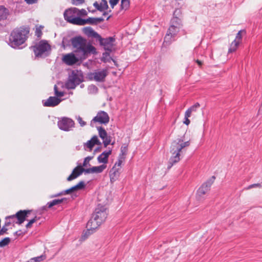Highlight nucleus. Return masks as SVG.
<instances>
[{
  "label": "nucleus",
  "instance_id": "69168bd1",
  "mask_svg": "<svg viewBox=\"0 0 262 262\" xmlns=\"http://www.w3.org/2000/svg\"><path fill=\"white\" fill-rule=\"evenodd\" d=\"M111 17V16H109L107 18L106 20H108Z\"/></svg>",
  "mask_w": 262,
  "mask_h": 262
},
{
  "label": "nucleus",
  "instance_id": "f257e3e1",
  "mask_svg": "<svg viewBox=\"0 0 262 262\" xmlns=\"http://www.w3.org/2000/svg\"><path fill=\"white\" fill-rule=\"evenodd\" d=\"M71 42L74 49L75 53L79 57L80 61H83L88 58L91 54L96 55V48L87 42L86 39L81 36H77L71 39Z\"/></svg>",
  "mask_w": 262,
  "mask_h": 262
},
{
  "label": "nucleus",
  "instance_id": "4c0bfd02",
  "mask_svg": "<svg viewBox=\"0 0 262 262\" xmlns=\"http://www.w3.org/2000/svg\"><path fill=\"white\" fill-rule=\"evenodd\" d=\"M72 190L71 189V188H70L69 189H68L66 190H64V191H62V192H60V193H57L55 195H54L53 196L54 197H56V196H58L59 195H61L62 194H69L71 192H72Z\"/></svg>",
  "mask_w": 262,
  "mask_h": 262
},
{
  "label": "nucleus",
  "instance_id": "473e14b6",
  "mask_svg": "<svg viewBox=\"0 0 262 262\" xmlns=\"http://www.w3.org/2000/svg\"><path fill=\"white\" fill-rule=\"evenodd\" d=\"M100 7L101 8V12H103L104 10H107L108 8V6L106 0H101Z\"/></svg>",
  "mask_w": 262,
  "mask_h": 262
},
{
  "label": "nucleus",
  "instance_id": "6e6552de",
  "mask_svg": "<svg viewBox=\"0 0 262 262\" xmlns=\"http://www.w3.org/2000/svg\"><path fill=\"white\" fill-rule=\"evenodd\" d=\"M115 40L114 36L103 38L100 35L96 42H98L100 46L103 47L105 51L112 52Z\"/></svg>",
  "mask_w": 262,
  "mask_h": 262
},
{
  "label": "nucleus",
  "instance_id": "8fccbe9b",
  "mask_svg": "<svg viewBox=\"0 0 262 262\" xmlns=\"http://www.w3.org/2000/svg\"><path fill=\"white\" fill-rule=\"evenodd\" d=\"M93 6L97 10L100 12L101 11V8L100 7V4H99L97 2H95L93 4Z\"/></svg>",
  "mask_w": 262,
  "mask_h": 262
},
{
  "label": "nucleus",
  "instance_id": "20e7f679",
  "mask_svg": "<svg viewBox=\"0 0 262 262\" xmlns=\"http://www.w3.org/2000/svg\"><path fill=\"white\" fill-rule=\"evenodd\" d=\"M29 31V28L24 26L14 29L11 33L9 45L14 49L18 48L27 40Z\"/></svg>",
  "mask_w": 262,
  "mask_h": 262
},
{
  "label": "nucleus",
  "instance_id": "bb28decb",
  "mask_svg": "<svg viewBox=\"0 0 262 262\" xmlns=\"http://www.w3.org/2000/svg\"><path fill=\"white\" fill-rule=\"evenodd\" d=\"M106 165L104 164L98 166H93L92 167V173H101L105 168Z\"/></svg>",
  "mask_w": 262,
  "mask_h": 262
},
{
  "label": "nucleus",
  "instance_id": "a19ab883",
  "mask_svg": "<svg viewBox=\"0 0 262 262\" xmlns=\"http://www.w3.org/2000/svg\"><path fill=\"white\" fill-rule=\"evenodd\" d=\"M77 12L78 14V17H80V16H86L88 14L86 11L84 9H82L81 10H79V9H78V11H77Z\"/></svg>",
  "mask_w": 262,
  "mask_h": 262
},
{
  "label": "nucleus",
  "instance_id": "cd10ccee",
  "mask_svg": "<svg viewBox=\"0 0 262 262\" xmlns=\"http://www.w3.org/2000/svg\"><path fill=\"white\" fill-rule=\"evenodd\" d=\"M239 44V41L236 40L235 39L233 40L230 45V48L228 50V53H231L234 51H235Z\"/></svg>",
  "mask_w": 262,
  "mask_h": 262
},
{
  "label": "nucleus",
  "instance_id": "aec40b11",
  "mask_svg": "<svg viewBox=\"0 0 262 262\" xmlns=\"http://www.w3.org/2000/svg\"><path fill=\"white\" fill-rule=\"evenodd\" d=\"M101 144V143L98 139V137L95 135L84 144V148L85 149V147H87L90 149L89 150L91 151L92 148L95 145H100Z\"/></svg>",
  "mask_w": 262,
  "mask_h": 262
},
{
  "label": "nucleus",
  "instance_id": "2eb2a0df",
  "mask_svg": "<svg viewBox=\"0 0 262 262\" xmlns=\"http://www.w3.org/2000/svg\"><path fill=\"white\" fill-rule=\"evenodd\" d=\"M215 178L214 176H212L211 179L207 180L206 182L202 185L197 192L199 195L202 196L204 195L208 190H209L210 188L213 184Z\"/></svg>",
  "mask_w": 262,
  "mask_h": 262
},
{
  "label": "nucleus",
  "instance_id": "603ef678",
  "mask_svg": "<svg viewBox=\"0 0 262 262\" xmlns=\"http://www.w3.org/2000/svg\"><path fill=\"white\" fill-rule=\"evenodd\" d=\"M25 1L29 5H32L37 3L38 0H25Z\"/></svg>",
  "mask_w": 262,
  "mask_h": 262
},
{
  "label": "nucleus",
  "instance_id": "864d4df0",
  "mask_svg": "<svg viewBox=\"0 0 262 262\" xmlns=\"http://www.w3.org/2000/svg\"><path fill=\"white\" fill-rule=\"evenodd\" d=\"M89 90L93 92H97L98 91V88L94 85H92L89 87Z\"/></svg>",
  "mask_w": 262,
  "mask_h": 262
},
{
  "label": "nucleus",
  "instance_id": "58836bf2",
  "mask_svg": "<svg viewBox=\"0 0 262 262\" xmlns=\"http://www.w3.org/2000/svg\"><path fill=\"white\" fill-rule=\"evenodd\" d=\"M84 172L85 173H92V167L90 168L84 169L82 168V166L80 165V171L79 172L78 174H81L82 172Z\"/></svg>",
  "mask_w": 262,
  "mask_h": 262
},
{
  "label": "nucleus",
  "instance_id": "f3484780",
  "mask_svg": "<svg viewBox=\"0 0 262 262\" xmlns=\"http://www.w3.org/2000/svg\"><path fill=\"white\" fill-rule=\"evenodd\" d=\"M104 18L101 17H89L86 19L81 18L80 26H84L86 24L97 25L98 24L103 22Z\"/></svg>",
  "mask_w": 262,
  "mask_h": 262
},
{
  "label": "nucleus",
  "instance_id": "393cba45",
  "mask_svg": "<svg viewBox=\"0 0 262 262\" xmlns=\"http://www.w3.org/2000/svg\"><path fill=\"white\" fill-rule=\"evenodd\" d=\"M80 165L77 166L73 170L72 173L67 178V180L68 181H71L76 179L77 177H78V176H79L80 175V174H78L79 172H80Z\"/></svg>",
  "mask_w": 262,
  "mask_h": 262
},
{
  "label": "nucleus",
  "instance_id": "c03bdc74",
  "mask_svg": "<svg viewBox=\"0 0 262 262\" xmlns=\"http://www.w3.org/2000/svg\"><path fill=\"white\" fill-rule=\"evenodd\" d=\"M242 32H245V31L244 30H240L239 31H238V32L237 33V34L236 35V37H235V39H236V40H237V41H239V42H240V40L242 39Z\"/></svg>",
  "mask_w": 262,
  "mask_h": 262
},
{
  "label": "nucleus",
  "instance_id": "6e6d98bb",
  "mask_svg": "<svg viewBox=\"0 0 262 262\" xmlns=\"http://www.w3.org/2000/svg\"><path fill=\"white\" fill-rule=\"evenodd\" d=\"M191 112L189 111V110L188 108L185 113V118H189L191 116Z\"/></svg>",
  "mask_w": 262,
  "mask_h": 262
},
{
  "label": "nucleus",
  "instance_id": "774afa93",
  "mask_svg": "<svg viewBox=\"0 0 262 262\" xmlns=\"http://www.w3.org/2000/svg\"><path fill=\"white\" fill-rule=\"evenodd\" d=\"M99 148V147H98L97 149H96V150H96H96H98Z\"/></svg>",
  "mask_w": 262,
  "mask_h": 262
},
{
  "label": "nucleus",
  "instance_id": "f704fd0d",
  "mask_svg": "<svg viewBox=\"0 0 262 262\" xmlns=\"http://www.w3.org/2000/svg\"><path fill=\"white\" fill-rule=\"evenodd\" d=\"M110 52L108 51L105 52L104 53H103L102 54V60L105 62L108 61V58L110 57Z\"/></svg>",
  "mask_w": 262,
  "mask_h": 262
},
{
  "label": "nucleus",
  "instance_id": "4be33fe9",
  "mask_svg": "<svg viewBox=\"0 0 262 262\" xmlns=\"http://www.w3.org/2000/svg\"><path fill=\"white\" fill-rule=\"evenodd\" d=\"M111 154L112 149H110L108 151H103L98 157V162L100 163H102L105 165L108 162V158Z\"/></svg>",
  "mask_w": 262,
  "mask_h": 262
},
{
  "label": "nucleus",
  "instance_id": "338daca9",
  "mask_svg": "<svg viewBox=\"0 0 262 262\" xmlns=\"http://www.w3.org/2000/svg\"><path fill=\"white\" fill-rule=\"evenodd\" d=\"M95 12H96V10H94L92 11V13H94Z\"/></svg>",
  "mask_w": 262,
  "mask_h": 262
},
{
  "label": "nucleus",
  "instance_id": "a18cd8bd",
  "mask_svg": "<svg viewBox=\"0 0 262 262\" xmlns=\"http://www.w3.org/2000/svg\"><path fill=\"white\" fill-rule=\"evenodd\" d=\"M124 159L120 158V157H119L118 161L115 163L114 166H115L116 167H118V168H119V167L121 166V165L122 163L123 160Z\"/></svg>",
  "mask_w": 262,
  "mask_h": 262
},
{
  "label": "nucleus",
  "instance_id": "7c9ffc66",
  "mask_svg": "<svg viewBox=\"0 0 262 262\" xmlns=\"http://www.w3.org/2000/svg\"><path fill=\"white\" fill-rule=\"evenodd\" d=\"M127 151V146H122L121 148V153L119 157L120 158L125 159Z\"/></svg>",
  "mask_w": 262,
  "mask_h": 262
},
{
  "label": "nucleus",
  "instance_id": "5fc2aeb1",
  "mask_svg": "<svg viewBox=\"0 0 262 262\" xmlns=\"http://www.w3.org/2000/svg\"><path fill=\"white\" fill-rule=\"evenodd\" d=\"M11 219H6V217H5V223L4 226L5 227L9 226L11 225V222L10 221Z\"/></svg>",
  "mask_w": 262,
  "mask_h": 262
},
{
  "label": "nucleus",
  "instance_id": "1a4fd4ad",
  "mask_svg": "<svg viewBox=\"0 0 262 262\" xmlns=\"http://www.w3.org/2000/svg\"><path fill=\"white\" fill-rule=\"evenodd\" d=\"M107 216L106 209L104 206L99 204L95 209V213L93 215V217L99 223L104 222Z\"/></svg>",
  "mask_w": 262,
  "mask_h": 262
},
{
  "label": "nucleus",
  "instance_id": "f8f14e48",
  "mask_svg": "<svg viewBox=\"0 0 262 262\" xmlns=\"http://www.w3.org/2000/svg\"><path fill=\"white\" fill-rule=\"evenodd\" d=\"M110 117L107 113L103 111L98 112L97 115L93 118L90 123V125L93 126V122H98L100 124H106L109 122Z\"/></svg>",
  "mask_w": 262,
  "mask_h": 262
},
{
  "label": "nucleus",
  "instance_id": "c756f323",
  "mask_svg": "<svg viewBox=\"0 0 262 262\" xmlns=\"http://www.w3.org/2000/svg\"><path fill=\"white\" fill-rule=\"evenodd\" d=\"M130 6V2L129 0H121V8L122 10H126Z\"/></svg>",
  "mask_w": 262,
  "mask_h": 262
},
{
  "label": "nucleus",
  "instance_id": "a878e982",
  "mask_svg": "<svg viewBox=\"0 0 262 262\" xmlns=\"http://www.w3.org/2000/svg\"><path fill=\"white\" fill-rule=\"evenodd\" d=\"M8 13V10L4 6H0V21L7 18Z\"/></svg>",
  "mask_w": 262,
  "mask_h": 262
},
{
  "label": "nucleus",
  "instance_id": "052dcab7",
  "mask_svg": "<svg viewBox=\"0 0 262 262\" xmlns=\"http://www.w3.org/2000/svg\"><path fill=\"white\" fill-rule=\"evenodd\" d=\"M196 62L198 64L199 66H201L202 64V62L199 60H196Z\"/></svg>",
  "mask_w": 262,
  "mask_h": 262
},
{
  "label": "nucleus",
  "instance_id": "4468645a",
  "mask_svg": "<svg viewBox=\"0 0 262 262\" xmlns=\"http://www.w3.org/2000/svg\"><path fill=\"white\" fill-rule=\"evenodd\" d=\"M98 131L99 137L103 140L104 147H106L108 145L111 144V137L110 136L107 135V133L105 129L102 126L97 127Z\"/></svg>",
  "mask_w": 262,
  "mask_h": 262
},
{
  "label": "nucleus",
  "instance_id": "09e8293b",
  "mask_svg": "<svg viewBox=\"0 0 262 262\" xmlns=\"http://www.w3.org/2000/svg\"><path fill=\"white\" fill-rule=\"evenodd\" d=\"M118 2L119 0H110L109 1L111 6L112 8H113L114 6L118 4Z\"/></svg>",
  "mask_w": 262,
  "mask_h": 262
},
{
  "label": "nucleus",
  "instance_id": "ea45409f",
  "mask_svg": "<svg viewBox=\"0 0 262 262\" xmlns=\"http://www.w3.org/2000/svg\"><path fill=\"white\" fill-rule=\"evenodd\" d=\"M200 106V104L196 102L194 105L188 108L189 111L192 113L193 112H196L197 109Z\"/></svg>",
  "mask_w": 262,
  "mask_h": 262
},
{
  "label": "nucleus",
  "instance_id": "412c9836",
  "mask_svg": "<svg viewBox=\"0 0 262 262\" xmlns=\"http://www.w3.org/2000/svg\"><path fill=\"white\" fill-rule=\"evenodd\" d=\"M94 79L98 82H102L107 76V72L105 70H102L95 72L93 73Z\"/></svg>",
  "mask_w": 262,
  "mask_h": 262
},
{
  "label": "nucleus",
  "instance_id": "4d7b16f0",
  "mask_svg": "<svg viewBox=\"0 0 262 262\" xmlns=\"http://www.w3.org/2000/svg\"><path fill=\"white\" fill-rule=\"evenodd\" d=\"M42 34V32L39 29H36V35L37 36V37H40L41 36V35Z\"/></svg>",
  "mask_w": 262,
  "mask_h": 262
},
{
  "label": "nucleus",
  "instance_id": "3c124183",
  "mask_svg": "<svg viewBox=\"0 0 262 262\" xmlns=\"http://www.w3.org/2000/svg\"><path fill=\"white\" fill-rule=\"evenodd\" d=\"M8 230V229L4 226L2 229L0 230V235H3L4 234L6 233Z\"/></svg>",
  "mask_w": 262,
  "mask_h": 262
},
{
  "label": "nucleus",
  "instance_id": "5701e85b",
  "mask_svg": "<svg viewBox=\"0 0 262 262\" xmlns=\"http://www.w3.org/2000/svg\"><path fill=\"white\" fill-rule=\"evenodd\" d=\"M120 168L116 167L115 166H113V167L111 169L110 172V180L112 182H114L116 181L120 176L119 172Z\"/></svg>",
  "mask_w": 262,
  "mask_h": 262
},
{
  "label": "nucleus",
  "instance_id": "a211bd4d",
  "mask_svg": "<svg viewBox=\"0 0 262 262\" xmlns=\"http://www.w3.org/2000/svg\"><path fill=\"white\" fill-rule=\"evenodd\" d=\"M61 100L56 97L50 96L47 100H42L43 106L48 107H54L58 105Z\"/></svg>",
  "mask_w": 262,
  "mask_h": 262
},
{
  "label": "nucleus",
  "instance_id": "0e129e2a",
  "mask_svg": "<svg viewBox=\"0 0 262 262\" xmlns=\"http://www.w3.org/2000/svg\"><path fill=\"white\" fill-rule=\"evenodd\" d=\"M10 221L11 222V223H13V221H16V219H10Z\"/></svg>",
  "mask_w": 262,
  "mask_h": 262
},
{
  "label": "nucleus",
  "instance_id": "680f3d73",
  "mask_svg": "<svg viewBox=\"0 0 262 262\" xmlns=\"http://www.w3.org/2000/svg\"><path fill=\"white\" fill-rule=\"evenodd\" d=\"M40 219V217H38L37 216H35L34 217H33L32 219V220H35V222H37L38 220H39Z\"/></svg>",
  "mask_w": 262,
  "mask_h": 262
},
{
  "label": "nucleus",
  "instance_id": "dca6fc26",
  "mask_svg": "<svg viewBox=\"0 0 262 262\" xmlns=\"http://www.w3.org/2000/svg\"><path fill=\"white\" fill-rule=\"evenodd\" d=\"M62 60L63 62L68 66L74 65L80 60L75 53H71L65 55Z\"/></svg>",
  "mask_w": 262,
  "mask_h": 262
},
{
  "label": "nucleus",
  "instance_id": "39448f33",
  "mask_svg": "<svg viewBox=\"0 0 262 262\" xmlns=\"http://www.w3.org/2000/svg\"><path fill=\"white\" fill-rule=\"evenodd\" d=\"M36 58H44L48 56L51 51V46L45 40H41L30 48Z\"/></svg>",
  "mask_w": 262,
  "mask_h": 262
},
{
  "label": "nucleus",
  "instance_id": "c9c22d12",
  "mask_svg": "<svg viewBox=\"0 0 262 262\" xmlns=\"http://www.w3.org/2000/svg\"><path fill=\"white\" fill-rule=\"evenodd\" d=\"M54 91L55 95V97H62L64 95V93L63 92H59L58 91V88L56 85H55L54 86Z\"/></svg>",
  "mask_w": 262,
  "mask_h": 262
},
{
  "label": "nucleus",
  "instance_id": "49530a36",
  "mask_svg": "<svg viewBox=\"0 0 262 262\" xmlns=\"http://www.w3.org/2000/svg\"><path fill=\"white\" fill-rule=\"evenodd\" d=\"M77 119L81 126H84L86 125V122L82 120L81 117L78 116Z\"/></svg>",
  "mask_w": 262,
  "mask_h": 262
},
{
  "label": "nucleus",
  "instance_id": "e433bc0d",
  "mask_svg": "<svg viewBox=\"0 0 262 262\" xmlns=\"http://www.w3.org/2000/svg\"><path fill=\"white\" fill-rule=\"evenodd\" d=\"M93 158V156H88L86 157L83 162L82 166L83 167H86L88 165L90 166V164H89L90 161Z\"/></svg>",
  "mask_w": 262,
  "mask_h": 262
},
{
  "label": "nucleus",
  "instance_id": "de8ad7c7",
  "mask_svg": "<svg viewBox=\"0 0 262 262\" xmlns=\"http://www.w3.org/2000/svg\"><path fill=\"white\" fill-rule=\"evenodd\" d=\"M34 223H35V220H32V219L31 220L29 221L28 223L26 225V227L28 229L31 228L32 224Z\"/></svg>",
  "mask_w": 262,
  "mask_h": 262
},
{
  "label": "nucleus",
  "instance_id": "f03ea898",
  "mask_svg": "<svg viewBox=\"0 0 262 262\" xmlns=\"http://www.w3.org/2000/svg\"><path fill=\"white\" fill-rule=\"evenodd\" d=\"M182 11L180 9H176L173 13V17L170 21V25L164 37V42L170 44L174 40L175 37L182 27Z\"/></svg>",
  "mask_w": 262,
  "mask_h": 262
},
{
  "label": "nucleus",
  "instance_id": "bf43d9fd",
  "mask_svg": "<svg viewBox=\"0 0 262 262\" xmlns=\"http://www.w3.org/2000/svg\"><path fill=\"white\" fill-rule=\"evenodd\" d=\"M21 234V230H18L14 233V235H16L17 236H19Z\"/></svg>",
  "mask_w": 262,
  "mask_h": 262
},
{
  "label": "nucleus",
  "instance_id": "72a5a7b5",
  "mask_svg": "<svg viewBox=\"0 0 262 262\" xmlns=\"http://www.w3.org/2000/svg\"><path fill=\"white\" fill-rule=\"evenodd\" d=\"M10 242V238L8 237H5L0 241V247H3L8 245Z\"/></svg>",
  "mask_w": 262,
  "mask_h": 262
},
{
  "label": "nucleus",
  "instance_id": "79ce46f5",
  "mask_svg": "<svg viewBox=\"0 0 262 262\" xmlns=\"http://www.w3.org/2000/svg\"><path fill=\"white\" fill-rule=\"evenodd\" d=\"M255 187H261V185L260 183H255L249 185L248 187L245 188V190H249Z\"/></svg>",
  "mask_w": 262,
  "mask_h": 262
},
{
  "label": "nucleus",
  "instance_id": "2f4dec72",
  "mask_svg": "<svg viewBox=\"0 0 262 262\" xmlns=\"http://www.w3.org/2000/svg\"><path fill=\"white\" fill-rule=\"evenodd\" d=\"M46 256L42 255L39 256L31 258L28 262H39L45 259Z\"/></svg>",
  "mask_w": 262,
  "mask_h": 262
},
{
  "label": "nucleus",
  "instance_id": "e2e57ef3",
  "mask_svg": "<svg viewBox=\"0 0 262 262\" xmlns=\"http://www.w3.org/2000/svg\"><path fill=\"white\" fill-rule=\"evenodd\" d=\"M108 14L107 12H104L103 13V15L105 16L106 15Z\"/></svg>",
  "mask_w": 262,
  "mask_h": 262
},
{
  "label": "nucleus",
  "instance_id": "9b49d317",
  "mask_svg": "<svg viewBox=\"0 0 262 262\" xmlns=\"http://www.w3.org/2000/svg\"><path fill=\"white\" fill-rule=\"evenodd\" d=\"M57 125L60 129L68 132L74 127L75 122L71 118L63 117L57 122Z\"/></svg>",
  "mask_w": 262,
  "mask_h": 262
},
{
  "label": "nucleus",
  "instance_id": "9d476101",
  "mask_svg": "<svg viewBox=\"0 0 262 262\" xmlns=\"http://www.w3.org/2000/svg\"><path fill=\"white\" fill-rule=\"evenodd\" d=\"M31 212L29 210H20L17 211L15 214L6 216V219H16V221H13V223L20 225L27 220L28 214Z\"/></svg>",
  "mask_w": 262,
  "mask_h": 262
},
{
  "label": "nucleus",
  "instance_id": "b1692460",
  "mask_svg": "<svg viewBox=\"0 0 262 262\" xmlns=\"http://www.w3.org/2000/svg\"><path fill=\"white\" fill-rule=\"evenodd\" d=\"M84 32L88 37H91L95 39V41H96L98 38L99 37L100 34L90 27L85 28Z\"/></svg>",
  "mask_w": 262,
  "mask_h": 262
},
{
  "label": "nucleus",
  "instance_id": "423d86ee",
  "mask_svg": "<svg viewBox=\"0 0 262 262\" xmlns=\"http://www.w3.org/2000/svg\"><path fill=\"white\" fill-rule=\"evenodd\" d=\"M78 8L74 7L66 9L63 13L64 19L71 24L80 26L81 18L78 17Z\"/></svg>",
  "mask_w": 262,
  "mask_h": 262
},
{
  "label": "nucleus",
  "instance_id": "13d9d810",
  "mask_svg": "<svg viewBox=\"0 0 262 262\" xmlns=\"http://www.w3.org/2000/svg\"><path fill=\"white\" fill-rule=\"evenodd\" d=\"M183 123L185 124H186L187 125H188L190 124V121L189 119H188V118H187V117L185 118V120L183 121Z\"/></svg>",
  "mask_w": 262,
  "mask_h": 262
},
{
  "label": "nucleus",
  "instance_id": "c85d7f7f",
  "mask_svg": "<svg viewBox=\"0 0 262 262\" xmlns=\"http://www.w3.org/2000/svg\"><path fill=\"white\" fill-rule=\"evenodd\" d=\"M85 184L83 181L79 182L77 185L71 187L72 191H74L79 189H82L85 188Z\"/></svg>",
  "mask_w": 262,
  "mask_h": 262
},
{
  "label": "nucleus",
  "instance_id": "0eeeda50",
  "mask_svg": "<svg viewBox=\"0 0 262 262\" xmlns=\"http://www.w3.org/2000/svg\"><path fill=\"white\" fill-rule=\"evenodd\" d=\"M83 81V76L77 71H73L69 75L65 85L67 89H74L76 86Z\"/></svg>",
  "mask_w": 262,
  "mask_h": 262
},
{
  "label": "nucleus",
  "instance_id": "7ed1b4c3",
  "mask_svg": "<svg viewBox=\"0 0 262 262\" xmlns=\"http://www.w3.org/2000/svg\"><path fill=\"white\" fill-rule=\"evenodd\" d=\"M184 138L185 135L181 138L178 139L171 143L170 147V152L172 155L168 162V169H170L173 164L180 161V152L182 149L190 146V140L184 141Z\"/></svg>",
  "mask_w": 262,
  "mask_h": 262
},
{
  "label": "nucleus",
  "instance_id": "37998d69",
  "mask_svg": "<svg viewBox=\"0 0 262 262\" xmlns=\"http://www.w3.org/2000/svg\"><path fill=\"white\" fill-rule=\"evenodd\" d=\"M85 0H71V3L75 6H79L84 3Z\"/></svg>",
  "mask_w": 262,
  "mask_h": 262
},
{
  "label": "nucleus",
  "instance_id": "ddd939ff",
  "mask_svg": "<svg viewBox=\"0 0 262 262\" xmlns=\"http://www.w3.org/2000/svg\"><path fill=\"white\" fill-rule=\"evenodd\" d=\"M101 224V223H98L97 221L95 220V219L92 217V218L87 223V230L85 232L83 236L85 238H87L88 236L92 234L95 231V229L98 228Z\"/></svg>",
  "mask_w": 262,
  "mask_h": 262
},
{
  "label": "nucleus",
  "instance_id": "6ab92c4d",
  "mask_svg": "<svg viewBox=\"0 0 262 262\" xmlns=\"http://www.w3.org/2000/svg\"><path fill=\"white\" fill-rule=\"evenodd\" d=\"M67 203L68 202V199L66 198H62L61 199H55L52 200V201L48 202L46 206H44L42 207L41 209L42 210H47V208H50L53 206L58 205L59 204H61L62 203Z\"/></svg>",
  "mask_w": 262,
  "mask_h": 262
}]
</instances>
